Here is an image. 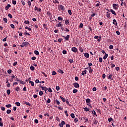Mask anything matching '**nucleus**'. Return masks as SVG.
I'll list each match as a JSON object with an SVG mask.
<instances>
[{
    "label": "nucleus",
    "mask_w": 127,
    "mask_h": 127,
    "mask_svg": "<svg viewBox=\"0 0 127 127\" xmlns=\"http://www.w3.org/2000/svg\"><path fill=\"white\" fill-rule=\"evenodd\" d=\"M108 54H105V55L103 57L104 60H106L107 58H108Z\"/></svg>",
    "instance_id": "4be33fe9"
},
{
    "label": "nucleus",
    "mask_w": 127,
    "mask_h": 127,
    "mask_svg": "<svg viewBox=\"0 0 127 127\" xmlns=\"http://www.w3.org/2000/svg\"><path fill=\"white\" fill-rule=\"evenodd\" d=\"M83 120H85V122H88V118H86V117H85L84 118H83Z\"/></svg>",
    "instance_id": "338daca9"
},
{
    "label": "nucleus",
    "mask_w": 127,
    "mask_h": 127,
    "mask_svg": "<svg viewBox=\"0 0 127 127\" xmlns=\"http://www.w3.org/2000/svg\"><path fill=\"white\" fill-rule=\"evenodd\" d=\"M30 68L31 71H34V70H35V67L32 65L30 67Z\"/></svg>",
    "instance_id": "a211bd4d"
},
{
    "label": "nucleus",
    "mask_w": 127,
    "mask_h": 127,
    "mask_svg": "<svg viewBox=\"0 0 127 127\" xmlns=\"http://www.w3.org/2000/svg\"><path fill=\"white\" fill-rule=\"evenodd\" d=\"M7 114H10V113H11V110H7L6 111Z\"/></svg>",
    "instance_id": "37998d69"
},
{
    "label": "nucleus",
    "mask_w": 127,
    "mask_h": 127,
    "mask_svg": "<svg viewBox=\"0 0 127 127\" xmlns=\"http://www.w3.org/2000/svg\"><path fill=\"white\" fill-rule=\"evenodd\" d=\"M84 111H85V112H89V109L87 107L84 108H83Z\"/></svg>",
    "instance_id": "f704fd0d"
},
{
    "label": "nucleus",
    "mask_w": 127,
    "mask_h": 127,
    "mask_svg": "<svg viewBox=\"0 0 127 127\" xmlns=\"http://www.w3.org/2000/svg\"><path fill=\"white\" fill-rule=\"evenodd\" d=\"M113 24H114L116 26H118V22H117V20L116 19H114Z\"/></svg>",
    "instance_id": "9b49d317"
},
{
    "label": "nucleus",
    "mask_w": 127,
    "mask_h": 127,
    "mask_svg": "<svg viewBox=\"0 0 127 127\" xmlns=\"http://www.w3.org/2000/svg\"><path fill=\"white\" fill-rule=\"evenodd\" d=\"M64 125H65V122L62 121L60 124H59V126L60 127H63V126H64Z\"/></svg>",
    "instance_id": "423d86ee"
},
{
    "label": "nucleus",
    "mask_w": 127,
    "mask_h": 127,
    "mask_svg": "<svg viewBox=\"0 0 127 127\" xmlns=\"http://www.w3.org/2000/svg\"><path fill=\"white\" fill-rule=\"evenodd\" d=\"M15 105H16V106L18 107H20V103L18 102H15Z\"/></svg>",
    "instance_id": "bb28decb"
},
{
    "label": "nucleus",
    "mask_w": 127,
    "mask_h": 127,
    "mask_svg": "<svg viewBox=\"0 0 127 127\" xmlns=\"http://www.w3.org/2000/svg\"><path fill=\"white\" fill-rule=\"evenodd\" d=\"M56 74H57V73H56L55 71H54V70L53 71V72H52L53 75H56Z\"/></svg>",
    "instance_id": "5fc2aeb1"
},
{
    "label": "nucleus",
    "mask_w": 127,
    "mask_h": 127,
    "mask_svg": "<svg viewBox=\"0 0 127 127\" xmlns=\"http://www.w3.org/2000/svg\"><path fill=\"white\" fill-rule=\"evenodd\" d=\"M77 92H78V90H77V89H73V93L74 94H76V93H77Z\"/></svg>",
    "instance_id": "72a5a7b5"
},
{
    "label": "nucleus",
    "mask_w": 127,
    "mask_h": 127,
    "mask_svg": "<svg viewBox=\"0 0 127 127\" xmlns=\"http://www.w3.org/2000/svg\"><path fill=\"white\" fill-rule=\"evenodd\" d=\"M111 68H114V67H116V65H115V64H111Z\"/></svg>",
    "instance_id": "a18cd8bd"
},
{
    "label": "nucleus",
    "mask_w": 127,
    "mask_h": 127,
    "mask_svg": "<svg viewBox=\"0 0 127 127\" xmlns=\"http://www.w3.org/2000/svg\"><path fill=\"white\" fill-rule=\"evenodd\" d=\"M59 9H61V10H65V8H64V6L62 5H60L59 6Z\"/></svg>",
    "instance_id": "7ed1b4c3"
},
{
    "label": "nucleus",
    "mask_w": 127,
    "mask_h": 127,
    "mask_svg": "<svg viewBox=\"0 0 127 127\" xmlns=\"http://www.w3.org/2000/svg\"><path fill=\"white\" fill-rule=\"evenodd\" d=\"M29 84H31V86H32V87H34V82H33V81L30 80L29 82Z\"/></svg>",
    "instance_id": "2eb2a0df"
},
{
    "label": "nucleus",
    "mask_w": 127,
    "mask_h": 127,
    "mask_svg": "<svg viewBox=\"0 0 127 127\" xmlns=\"http://www.w3.org/2000/svg\"><path fill=\"white\" fill-rule=\"evenodd\" d=\"M7 95H9L10 94V90L9 89L7 90Z\"/></svg>",
    "instance_id": "49530a36"
},
{
    "label": "nucleus",
    "mask_w": 127,
    "mask_h": 127,
    "mask_svg": "<svg viewBox=\"0 0 127 127\" xmlns=\"http://www.w3.org/2000/svg\"><path fill=\"white\" fill-rule=\"evenodd\" d=\"M106 16L108 18H111V15L108 12H107Z\"/></svg>",
    "instance_id": "f3484780"
},
{
    "label": "nucleus",
    "mask_w": 127,
    "mask_h": 127,
    "mask_svg": "<svg viewBox=\"0 0 127 127\" xmlns=\"http://www.w3.org/2000/svg\"><path fill=\"white\" fill-rule=\"evenodd\" d=\"M113 77V75L112 74H110L109 76H108V79H111L112 80V77Z\"/></svg>",
    "instance_id": "864d4df0"
},
{
    "label": "nucleus",
    "mask_w": 127,
    "mask_h": 127,
    "mask_svg": "<svg viewBox=\"0 0 127 127\" xmlns=\"http://www.w3.org/2000/svg\"><path fill=\"white\" fill-rule=\"evenodd\" d=\"M58 72H59V73H61V74H63L64 73V71H63L62 69L60 68L58 69Z\"/></svg>",
    "instance_id": "ddd939ff"
},
{
    "label": "nucleus",
    "mask_w": 127,
    "mask_h": 127,
    "mask_svg": "<svg viewBox=\"0 0 127 127\" xmlns=\"http://www.w3.org/2000/svg\"><path fill=\"white\" fill-rule=\"evenodd\" d=\"M11 6V5H10V4H8L5 7V10H8V9L9 8V7H10Z\"/></svg>",
    "instance_id": "9d476101"
},
{
    "label": "nucleus",
    "mask_w": 127,
    "mask_h": 127,
    "mask_svg": "<svg viewBox=\"0 0 127 127\" xmlns=\"http://www.w3.org/2000/svg\"><path fill=\"white\" fill-rule=\"evenodd\" d=\"M71 117L72 118V119H75V114L72 113L70 115Z\"/></svg>",
    "instance_id": "cd10ccee"
},
{
    "label": "nucleus",
    "mask_w": 127,
    "mask_h": 127,
    "mask_svg": "<svg viewBox=\"0 0 127 127\" xmlns=\"http://www.w3.org/2000/svg\"><path fill=\"white\" fill-rule=\"evenodd\" d=\"M6 108H11V105L10 104H7L5 105Z\"/></svg>",
    "instance_id": "473e14b6"
},
{
    "label": "nucleus",
    "mask_w": 127,
    "mask_h": 127,
    "mask_svg": "<svg viewBox=\"0 0 127 127\" xmlns=\"http://www.w3.org/2000/svg\"><path fill=\"white\" fill-rule=\"evenodd\" d=\"M39 94L40 96H42V95H43V91H40Z\"/></svg>",
    "instance_id": "3c124183"
},
{
    "label": "nucleus",
    "mask_w": 127,
    "mask_h": 127,
    "mask_svg": "<svg viewBox=\"0 0 127 127\" xmlns=\"http://www.w3.org/2000/svg\"><path fill=\"white\" fill-rule=\"evenodd\" d=\"M85 74H87L86 70H84V71H83L82 73H81V75H83V76H84V75H85Z\"/></svg>",
    "instance_id": "6ab92c4d"
},
{
    "label": "nucleus",
    "mask_w": 127,
    "mask_h": 127,
    "mask_svg": "<svg viewBox=\"0 0 127 127\" xmlns=\"http://www.w3.org/2000/svg\"><path fill=\"white\" fill-rule=\"evenodd\" d=\"M7 73H8V74H11V69H8V70H7Z\"/></svg>",
    "instance_id": "4d7b16f0"
},
{
    "label": "nucleus",
    "mask_w": 127,
    "mask_h": 127,
    "mask_svg": "<svg viewBox=\"0 0 127 127\" xmlns=\"http://www.w3.org/2000/svg\"><path fill=\"white\" fill-rule=\"evenodd\" d=\"M58 20H63V18L61 17V16L58 17Z\"/></svg>",
    "instance_id": "c9c22d12"
},
{
    "label": "nucleus",
    "mask_w": 127,
    "mask_h": 127,
    "mask_svg": "<svg viewBox=\"0 0 127 127\" xmlns=\"http://www.w3.org/2000/svg\"><path fill=\"white\" fill-rule=\"evenodd\" d=\"M6 38H7V36H6V37H5V38L2 39V41L3 42H5V41H6Z\"/></svg>",
    "instance_id": "13d9d810"
},
{
    "label": "nucleus",
    "mask_w": 127,
    "mask_h": 127,
    "mask_svg": "<svg viewBox=\"0 0 127 127\" xmlns=\"http://www.w3.org/2000/svg\"><path fill=\"white\" fill-rule=\"evenodd\" d=\"M24 104L25 105H27V106H31L30 103H29V102H25Z\"/></svg>",
    "instance_id": "2f4dec72"
},
{
    "label": "nucleus",
    "mask_w": 127,
    "mask_h": 127,
    "mask_svg": "<svg viewBox=\"0 0 127 127\" xmlns=\"http://www.w3.org/2000/svg\"><path fill=\"white\" fill-rule=\"evenodd\" d=\"M63 37H64V38H65V40L68 41V40H69V38L70 37V35H67L66 37L63 36Z\"/></svg>",
    "instance_id": "1a4fd4ad"
},
{
    "label": "nucleus",
    "mask_w": 127,
    "mask_h": 127,
    "mask_svg": "<svg viewBox=\"0 0 127 127\" xmlns=\"http://www.w3.org/2000/svg\"><path fill=\"white\" fill-rule=\"evenodd\" d=\"M65 102H66V103L67 104V105H68V106H69V107H72V105H71L70 104H69L70 101H69V100L66 99V100H65Z\"/></svg>",
    "instance_id": "0eeeda50"
},
{
    "label": "nucleus",
    "mask_w": 127,
    "mask_h": 127,
    "mask_svg": "<svg viewBox=\"0 0 127 127\" xmlns=\"http://www.w3.org/2000/svg\"><path fill=\"white\" fill-rule=\"evenodd\" d=\"M23 46H25V47H27V46H28V45H29V43L27 42H24L22 43Z\"/></svg>",
    "instance_id": "20e7f679"
},
{
    "label": "nucleus",
    "mask_w": 127,
    "mask_h": 127,
    "mask_svg": "<svg viewBox=\"0 0 127 127\" xmlns=\"http://www.w3.org/2000/svg\"><path fill=\"white\" fill-rule=\"evenodd\" d=\"M86 102L87 103V104H90V103H91V100L89 98H87L86 100ZM87 105H89V104H87Z\"/></svg>",
    "instance_id": "4468645a"
},
{
    "label": "nucleus",
    "mask_w": 127,
    "mask_h": 127,
    "mask_svg": "<svg viewBox=\"0 0 127 127\" xmlns=\"http://www.w3.org/2000/svg\"><path fill=\"white\" fill-rule=\"evenodd\" d=\"M89 73L91 74L93 73V69L91 67H89Z\"/></svg>",
    "instance_id": "393cba45"
},
{
    "label": "nucleus",
    "mask_w": 127,
    "mask_h": 127,
    "mask_svg": "<svg viewBox=\"0 0 127 127\" xmlns=\"http://www.w3.org/2000/svg\"><path fill=\"white\" fill-rule=\"evenodd\" d=\"M73 85L75 87V88H79L80 85H79V83H73Z\"/></svg>",
    "instance_id": "6e6552de"
},
{
    "label": "nucleus",
    "mask_w": 127,
    "mask_h": 127,
    "mask_svg": "<svg viewBox=\"0 0 127 127\" xmlns=\"http://www.w3.org/2000/svg\"><path fill=\"white\" fill-rule=\"evenodd\" d=\"M49 92H50V93H52V89H51V88L49 87V89H48Z\"/></svg>",
    "instance_id": "09e8293b"
},
{
    "label": "nucleus",
    "mask_w": 127,
    "mask_h": 127,
    "mask_svg": "<svg viewBox=\"0 0 127 127\" xmlns=\"http://www.w3.org/2000/svg\"><path fill=\"white\" fill-rule=\"evenodd\" d=\"M60 98L61 99V100H62L63 102H64V103H65V98H64V97H62V96H60Z\"/></svg>",
    "instance_id": "5701e85b"
},
{
    "label": "nucleus",
    "mask_w": 127,
    "mask_h": 127,
    "mask_svg": "<svg viewBox=\"0 0 127 127\" xmlns=\"http://www.w3.org/2000/svg\"><path fill=\"white\" fill-rule=\"evenodd\" d=\"M47 103H48V104H50V103H51V100H50V99H48V100H47Z\"/></svg>",
    "instance_id": "052dcab7"
},
{
    "label": "nucleus",
    "mask_w": 127,
    "mask_h": 127,
    "mask_svg": "<svg viewBox=\"0 0 127 127\" xmlns=\"http://www.w3.org/2000/svg\"><path fill=\"white\" fill-rule=\"evenodd\" d=\"M112 121H113V118L112 117L108 119V121L109 122V123H111V122H112Z\"/></svg>",
    "instance_id": "c03bdc74"
},
{
    "label": "nucleus",
    "mask_w": 127,
    "mask_h": 127,
    "mask_svg": "<svg viewBox=\"0 0 127 127\" xmlns=\"http://www.w3.org/2000/svg\"><path fill=\"white\" fill-rule=\"evenodd\" d=\"M111 12H112V14H114V15H117V13H116V11L113 9L110 10Z\"/></svg>",
    "instance_id": "f8f14e48"
},
{
    "label": "nucleus",
    "mask_w": 127,
    "mask_h": 127,
    "mask_svg": "<svg viewBox=\"0 0 127 127\" xmlns=\"http://www.w3.org/2000/svg\"><path fill=\"white\" fill-rule=\"evenodd\" d=\"M67 11H68L69 15H72V11H71V10H68Z\"/></svg>",
    "instance_id": "e433bc0d"
},
{
    "label": "nucleus",
    "mask_w": 127,
    "mask_h": 127,
    "mask_svg": "<svg viewBox=\"0 0 127 127\" xmlns=\"http://www.w3.org/2000/svg\"><path fill=\"white\" fill-rule=\"evenodd\" d=\"M40 87L41 88V89L43 90V91H45V92H46V91L48 90V88H47L46 87H43V86H40Z\"/></svg>",
    "instance_id": "39448f33"
},
{
    "label": "nucleus",
    "mask_w": 127,
    "mask_h": 127,
    "mask_svg": "<svg viewBox=\"0 0 127 127\" xmlns=\"http://www.w3.org/2000/svg\"><path fill=\"white\" fill-rule=\"evenodd\" d=\"M56 103L57 105H60V102H59L58 100H56Z\"/></svg>",
    "instance_id": "774afa93"
},
{
    "label": "nucleus",
    "mask_w": 127,
    "mask_h": 127,
    "mask_svg": "<svg viewBox=\"0 0 127 127\" xmlns=\"http://www.w3.org/2000/svg\"><path fill=\"white\" fill-rule=\"evenodd\" d=\"M15 91H16L17 92H19V90H20V88H19V87H17L15 88Z\"/></svg>",
    "instance_id": "b1692460"
},
{
    "label": "nucleus",
    "mask_w": 127,
    "mask_h": 127,
    "mask_svg": "<svg viewBox=\"0 0 127 127\" xmlns=\"http://www.w3.org/2000/svg\"><path fill=\"white\" fill-rule=\"evenodd\" d=\"M93 124L94 125H97L98 124V121L96 120H95L93 121Z\"/></svg>",
    "instance_id": "a878e982"
},
{
    "label": "nucleus",
    "mask_w": 127,
    "mask_h": 127,
    "mask_svg": "<svg viewBox=\"0 0 127 127\" xmlns=\"http://www.w3.org/2000/svg\"><path fill=\"white\" fill-rule=\"evenodd\" d=\"M99 62H100L101 63H102V62H103V58H99Z\"/></svg>",
    "instance_id": "a19ab883"
},
{
    "label": "nucleus",
    "mask_w": 127,
    "mask_h": 127,
    "mask_svg": "<svg viewBox=\"0 0 127 127\" xmlns=\"http://www.w3.org/2000/svg\"><path fill=\"white\" fill-rule=\"evenodd\" d=\"M25 35H28V36H30V34L27 33V31H25V33H24Z\"/></svg>",
    "instance_id": "ea45409f"
},
{
    "label": "nucleus",
    "mask_w": 127,
    "mask_h": 127,
    "mask_svg": "<svg viewBox=\"0 0 127 127\" xmlns=\"http://www.w3.org/2000/svg\"><path fill=\"white\" fill-rule=\"evenodd\" d=\"M35 83H36V84H38V83H41V81H40V82H39V80L36 79V80H35Z\"/></svg>",
    "instance_id": "4c0bfd02"
},
{
    "label": "nucleus",
    "mask_w": 127,
    "mask_h": 127,
    "mask_svg": "<svg viewBox=\"0 0 127 127\" xmlns=\"http://www.w3.org/2000/svg\"><path fill=\"white\" fill-rule=\"evenodd\" d=\"M92 114L93 115H94V116H97V113H96V112H95V111H92Z\"/></svg>",
    "instance_id": "58836bf2"
},
{
    "label": "nucleus",
    "mask_w": 127,
    "mask_h": 127,
    "mask_svg": "<svg viewBox=\"0 0 127 127\" xmlns=\"http://www.w3.org/2000/svg\"><path fill=\"white\" fill-rule=\"evenodd\" d=\"M24 23L26 24H29V21H25Z\"/></svg>",
    "instance_id": "680f3d73"
},
{
    "label": "nucleus",
    "mask_w": 127,
    "mask_h": 127,
    "mask_svg": "<svg viewBox=\"0 0 127 127\" xmlns=\"http://www.w3.org/2000/svg\"><path fill=\"white\" fill-rule=\"evenodd\" d=\"M1 111H5V108H4L3 107H1Z\"/></svg>",
    "instance_id": "69168bd1"
},
{
    "label": "nucleus",
    "mask_w": 127,
    "mask_h": 127,
    "mask_svg": "<svg viewBox=\"0 0 127 127\" xmlns=\"http://www.w3.org/2000/svg\"><path fill=\"white\" fill-rule=\"evenodd\" d=\"M71 51L73 52H74V53H76L78 52V49L76 48V47H73L71 48Z\"/></svg>",
    "instance_id": "f03ea898"
},
{
    "label": "nucleus",
    "mask_w": 127,
    "mask_h": 127,
    "mask_svg": "<svg viewBox=\"0 0 127 127\" xmlns=\"http://www.w3.org/2000/svg\"><path fill=\"white\" fill-rule=\"evenodd\" d=\"M69 62H70V63H74V61H73V60L72 59H70L68 60Z\"/></svg>",
    "instance_id": "bf43d9fd"
},
{
    "label": "nucleus",
    "mask_w": 127,
    "mask_h": 127,
    "mask_svg": "<svg viewBox=\"0 0 127 127\" xmlns=\"http://www.w3.org/2000/svg\"><path fill=\"white\" fill-rule=\"evenodd\" d=\"M62 22H61V23H59L57 25L58 27H61V26H62V24H61Z\"/></svg>",
    "instance_id": "79ce46f5"
},
{
    "label": "nucleus",
    "mask_w": 127,
    "mask_h": 127,
    "mask_svg": "<svg viewBox=\"0 0 127 127\" xmlns=\"http://www.w3.org/2000/svg\"><path fill=\"white\" fill-rule=\"evenodd\" d=\"M63 53L65 55V54H67V51H65V50H63Z\"/></svg>",
    "instance_id": "de8ad7c7"
},
{
    "label": "nucleus",
    "mask_w": 127,
    "mask_h": 127,
    "mask_svg": "<svg viewBox=\"0 0 127 127\" xmlns=\"http://www.w3.org/2000/svg\"><path fill=\"white\" fill-rule=\"evenodd\" d=\"M16 65H17V62H15L13 64V66H16Z\"/></svg>",
    "instance_id": "0e129e2a"
},
{
    "label": "nucleus",
    "mask_w": 127,
    "mask_h": 127,
    "mask_svg": "<svg viewBox=\"0 0 127 127\" xmlns=\"http://www.w3.org/2000/svg\"><path fill=\"white\" fill-rule=\"evenodd\" d=\"M3 20L4 22H5V23H6L7 22V19H6V18H3Z\"/></svg>",
    "instance_id": "c85d7f7f"
},
{
    "label": "nucleus",
    "mask_w": 127,
    "mask_h": 127,
    "mask_svg": "<svg viewBox=\"0 0 127 127\" xmlns=\"http://www.w3.org/2000/svg\"><path fill=\"white\" fill-rule=\"evenodd\" d=\"M83 26H84L83 23H81L79 25V28H82Z\"/></svg>",
    "instance_id": "c756f323"
},
{
    "label": "nucleus",
    "mask_w": 127,
    "mask_h": 127,
    "mask_svg": "<svg viewBox=\"0 0 127 127\" xmlns=\"http://www.w3.org/2000/svg\"><path fill=\"white\" fill-rule=\"evenodd\" d=\"M8 16L10 17V18H12V15L10 13L8 14Z\"/></svg>",
    "instance_id": "8fccbe9b"
},
{
    "label": "nucleus",
    "mask_w": 127,
    "mask_h": 127,
    "mask_svg": "<svg viewBox=\"0 0 127 127\" xmlns=\"http://www.w3.org/2000/svg\"><path fill=\"white\" fill-rule=\"evenodd\" d=\"M84 56H85V57H86V58H89V54H88V53H85L84 54Z\"/></svg>",
    "instance_id": "dca6fc26"
},
{
    "label": "nucleus",
    "mask_w": 127,
    "mask_h": 127,
    "mask_svg": "<svg viewBox=\"0 0 127 127\" xmlns=\"http://www.w3.org/2000/svg\"><path fill=\"white\" fill-rule=\"evenodd\" d=\"M114 9H118L119 8V4H117L116 3H114L113 4Z\"/></svg>",
    "instance_id": "f257e3e1"
},
{
    "label": "nucleus",
    "mask_w": 127,
    "mask_h": 127,
    "mask_svg": "<svg viewBox=\"0 0 127 127\" xmlns=\"http://www.w3.org/2000/svg\"><path fill=\"white\" fill-rule=\"evenodd\" d=\"M74 123L76 124V123H78V118H75L74 119Z\"/></svg>",
    "instance_id": "6e6d98bb"
},
{
    "label": "nucleus",
    "mask_w": 127,
    "mask_h": 127,
    "mask_svg": "<svg viewBox=\"0 0 127 127\" xmlns=\"http://www.w3.org/2000/svg\"><path fill=\"white\" fill-rule=\"evenodd\" d=\"M12 4H14V5H15V4H16V0H12Z\"/></svg>",
    "instance_id": "7c9ffc66"
},
{
    "label": "nucleus",
    "mask_w": 127,
    "mask_h": 127,
    "mask_svg": "<svg viewBox=\"0 0 127 127\" xmlns=\"http://www.w3.org/2000/svg\"><path fill=\"white\" fill-rule=\"evenodd\" d=\"M69 23H70V21H69V20L66 19L65 21V24H66V25H67V24H69Z\"/></svg>",
    "instance_id": "aec40b11"
},
{
    "label": "nucleus",
    "mask_w": 127,
    "mask_h": 127,
    "mask_svg": "<svg viewBox=\"0 0 127 127\" xmlns=\"http://www.w3.org/2000/svg\"><path fill=\"white\" fill-rule=\"evenodd\" d=\"M10 26H11V28H13V29H14L15 27L14 25H13V24H11Z\"/></svg>",
    "instance_id": "e2e57ef3"
},
{
    "label": "nucleus",
    "mask_w": 127,
    "mask_h": 127,
    "mask_svg": "<svg viewBox=\"0 0 127 127\" xmlns=\"http://www.w3.org/2000/svg\"><path fill=\"white\" fill-rule=\"evenodd\" d=\"M34 53L36 55H39V52H38V51H34Z\"/></svg>",
    "instance_id": "412c9836"
},
{
    "label": "nucleus",
    "mask_w": 127,
    "mask_h": 127,
    "mask_svg": "<svg viewBox=\"0 0 127 127\" xmlns=\"http://www.w3.org/2000/svg\"><path fill=\"white\" fill-rule=\"evenodd\" d=\"M109 49H114V46L113 45H110L109 46Z\"/></svg>",
    "instance_id": "603ef678"
}]
</instances>
